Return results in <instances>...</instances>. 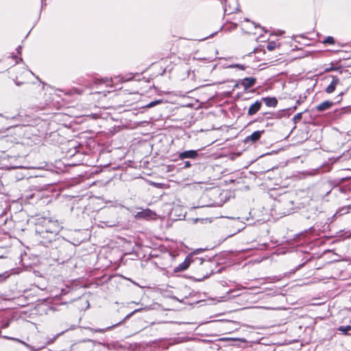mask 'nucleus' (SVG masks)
I'll list each match as a JSON object with an SVG mask.
<instances>
[{
    "label": "nucleus",
    "mask_w": 351,
    "mask_h": 351,
    "mask_svg": "<svg viewBox=\"0 0 351 351\" xmlns=\"http://www.w3.org/2000/svg\"><path fill=\"white\" fill-rule=\"evenodd\" d=\"M277 47V44L276 42L274 41H270L268 43L267 45V49L269 50V51H272L274 49H275Z\"/></svg>",
    "instance_id": "obj_16"
},
{
    "label": "nucleus",
    "mask_w": 351,
    "mask_h": 351,
    "mask_svg": "<svg viewBox=\"0 0 351 351\" xmlns=\"http://www.w3.org/2000/svg\"><path fill=\"white\" fill-rule=\"evenodd\" d=\"M351 211V205H348L346 206H343L339 208L335 213V215H343L344 214L348 213Z\"/></svg>",
    "instance_id": "obj_14"
},
{
    "label": "nucleus",
    "mask_w": 351,
    "mask_h": 351,
    "mask_svg": "<svg viewBox=\"0 0 351 351\" xmlns=\"http://www.w3.org/2000/svg\"><path fill=\"white\" fill-rule=\"evenodd\" d=\"M256 82V79L254 77H245L241 80L239 84L244 88L245 90L252 87Z\"/></svg>",
    "instance_id": "obj_6"
},
{
    "label": "nucleus",
    "mask_w": 351,
    "mask_h": 351,
    "mask_svg": "<svg viewBox=\"0 0 351 351\" xmlns=\"http://www.w3.org/2000/svg\"><path fill=\"white\" fill-rule=\"evenodd\" d=\"M302 112L298 113L294 116L295 121H299L302 119Z\"/></svg>",
    "instance_id": "obj_21"
},
{
    "label": "nucleus",
    "mask_w": 351,
    "mask_h": 351,
    "mask_svg": "<svg viewBox=\"0 0 351 351\" xmlns=\"http://www.w3.org/2000/svg\"><path fill=\"white\" fill-rule=\"evenodd\" d=\"M262 106V103L260 101H256L255 103L252 104L247 111V114L249 116H252L255 114L260 109Z\"/></svg>",
    "instance_id": "obj_9"
},
{
    "label": "nucleus",
    "mask_w": 351,
    "mask_h": 351,
    "mask_svg": "<svg viewBox=\"0 0 351 351\" xmlns=\"http://www.w3.org/2000/svg\"><path fill=\"white\" fill-rule=\"evenodd\" d=\"M339 83V79L337 77H333L330 84L327 86L326 92L327 93H332Z\"/></svg>",
    "instance_id": "obj_11"
},
{
    "label": "nucleus",
    "mask_w": 351,
    "mask_h": 351,
    "mask_svg": "<svg viewBox=\"0 0 351 351\" xmlns=\"http://www.w3.org/2000/svg\"><path fill=\"white\" fill-rule=\"evenodd\" d=\"M0 116H1V117H2V114H0Z\"/></svg>",
    "instance_id": "obj_30"
},
{
    "label": "nucleus",
    "mask_w": 351,
    "mask_h": 351,
    "mask_svg": "<svg viewBox=\"0 0 351 351\" xmlns=\"http://www.w3.org/2000/svg\"><path fill=\"white\" fill-rule=\"evenodd\" d=\"M342 113H346V114L351 113V106L343 108Z\"/></svg>",
    "instance_id": "obj_20"
},
{
    "label": "nucleus",
    "mask_w": 351,
    "mask_h": 351,
    "mask_svg": "<svg viewBox=\"0 0 351 351\" xmlns=\"http://www.w3.org/2000/svg\"><path fill=\"white\" fill-rule=\"evenodd\" d=\"M132 78V76L125 78L123 76L118 75L115 76L114 78H105L101 80H97L95 82L96 83H105L107 84V86H112L113 84H116L118 82H123L130 80Z\"/></svg>",
    "instance_id": "obj_1"
},
{
    "label": "nucleus",
    "mask_w": 351,
    "mask_h": 351,
    "mask_svg": "<svg viewBox=\"0 0 351 351\" xmlns=\"http://www.w3.org/2000/svg\"><path fill=\"white\" fill-rule=\"evenodd\" d=\"M264 132L263 130H258L254 132L251 135L247 136L245 139V143H254L258 141L262 135V134Z\"/></svg>",
    "instance_id": "obj_5"
},
{
    "label": "nucleus",
    "mask_w": 351,
    "mask_h": 351,
    "mask_svg": "<svg viewBox=\"0 0 351 351\" xmlns=\"http://www.w3.org/2000/svg\"><path fill=\"white\" fill-rule=\"evenodd\" d=\"M191 263V258L189 256H187L184 261L180 264L178 267H176L174 269L176 272L182 271L188 269L190 264Z\"/></svg>",
    "instance_id": "obj_10"
},
{
    "label": "nucleus",
    "mask_w": 351,
    "mask_h": 351,
    "mask_svg": "<svg viewBox=\"0 0 351 351\" xmlns=\"http://www.w3.org/2000/svg\"><path fill=\"white\" fill-rule=\"evenodd\" d=\"M338 330L342 332L345 335H348L349 332L351 331V326H339Z\"/></svg>",
    "instance_id": "obj_15"
},
{
    "label": "nucleus",
    "mask_w": 351,
    "mask_h": 351,
    "mask_svg": "<svg viewBox=\"0 0 351 351\" xmlns=\"http://www.w3.org/2000/svg\"><path fill=\"white\" fill-rule=\"evenodd\" d=\"M191 166V164L189 161H185L184 162V168H189Z\"/></svg>",
    "instance_id": "obj_23"
},
{
    "label": "nucleus",
    "mask_w": 351,
    "mask_h": 351,
    "mask_svg": "<svg viewBox=\"0 0 351 351\" xmlns=\"http://www.w3.org/2000/svg\"><path fill=\"white\" fill-rule=\"evenodd\" d=\"M238 3L237 0H224V12L230 14L238 10Z\"/></svg>",
    "instance_id": "obj_2"
},
{
    "label": "nucleus",
    "mask_w": 351,
    "mask_h": 351,
    "mask_svg": "<svg viewBox=\"0 0 351 351\" xmlns=\"http://www.w3.org/2000/svg\"><path fill=\"white\" fill-rule=\"evenodd\" d=\"M161 103V101L160 100H156V101H152L150 103H149L147 105V108H152L158 104Z\"/></svg>",
    "instance_id": "obj_19"
},
{
    "label": "nucleus",
    "mask_w": 351,
    "mask_h": 351,
    "mask_svg": "<svg viewBox=\"0 0 351 351\" xmlns=\"http://www.w3.org/2000/svg\"><path fill=\"white\" fill-rule=\"evenodd\" d=\"M152 184L158 188H160V186H161V184H160V183L154 182V183H152Z\"/></svg>",
    "instance_id": "obj_24"
},
{
    "label": "nucleus",
    "mask_w": 351,
    "mask_h": 351,
    "mask_svg": "<svg viewBox=\"0 0 351 351\" xmlns=\"http://www.w3.org/2000/svg\"><path fill=\"white\" fill-rule=\"evenodd\" d=\"M156 216V213L150 209H145L142 211L138 212L136 217L139 219H152Z\"/></svg>",
    "instance_id": "obj_4"
},
{
    "label": "nucleus",
    "mask_w": 351,
    "mask_h": 351,
    "mask_svg": "<svg viewBox=\"0 0 351 351\" xmlns=\"http://www.w3.org/2000/svg\"><path fill=\"white\" fill-rule=\"evenodd\" d=\"M21 47L19 46L17 49L18 53H21Z\"/></svg>",
    "instance_id": "obj_25"
},
{
    "label": "nucleus",
    "mask_w": 351,
    "mask_h": 351,
    "mask_svg": "<svg viewBox=\"0 0 351 351\" xmlns=\"http://www.w3.org/2000/svg\"><path fill=\"white\" fill-rule=\"evenodd\" d=\"M334 104L332 101L326 100L316 106V110L318 112H322L330 109Z\"/></svg>",
    "instance_id": "obj_8"
},
{
    "label": "nucleus",
    "mask_w": 351,
    "mask_h": 351,
    "mask_svg": "<svg viewBox=\"0 0 351 351\" xmlns=\"http://www.w3.org/2000/svg\"><path fill=\"white\" fill-rule=\"evenodd\" d=\"M195 261H196L197 263L202 265L204 262V258H196L195 259Z\"/></svg>",
    "instance_id": "obj_22"
},
{
    "label": "nucleus",
    "mask_w": 351,
    "mask_h": 351,
    "mask_svg": "<svg viewBox=\"0 0 351 351\" xmlns=\"http://www.w3.org/2000/svg\"><path fill=\"white\" fill-rule=\"evenodd\" d=\"M324 43H326V44H330V45H332L335 43V39L332 36H328L327 38H325V40H324Z\"/></svg>",
    "instance_id": "obj_17"
},
{
    "label": "nucleus",
    "mask_w": 351,
    "mask_h": 351,
    "mask_svg": "<svg viewBox=\"0 0 351 351\" xmlns=\"http://www.w3.org/2000/svg\"><path fill=\"white\" fill-rule=\"evenodd\" d=\"M60 230V226L57 221H48L45 225V231L53 234H57Z\"/></svg>",
    "instance_id": "obj_3"
},
{
    "label": "nucleus",
    "mask_w": 351,
    "mask_h": 351,
    "mask_svg": "<svg viewBox=\"0 0 351 351\" xmlns=\"http://www.w3.org/2000/svg\"><path fill=\"white\" fill-rule=\"evenodd\" d=\"M124 322V320H122L120 322L116 324H114V325H112L110 326H108L107 328H97V329H93V328H90V330L91 331H93V332H105L108 330H111L112 328H114L115 326H119V324H121V323H123Z\"/></svg>",
    "instance_id": "obj_13"
},
{
    "label": "nucleus",
    "mask_w": 351,
    "mask_h": 351,
    "mask_svg": "<svg viewBox=\"0 0 351 351\" xmlns=\"http://www.w3.org/2000/svg\"><path fill=\"white\" fill-rule=\"evenodd\" d=\"M202 249H198V250H197L195 252V253H197V252H200V251H202Z\"/></svg>",
    "instance_id": "obj_27"
},
{
    "label": "nucleus",
    "mask_w": 351,
    "mask_h": 351,
    "mask_svg": "<svg viewBox=\"0 0 351 351\" xmlns=\"http://www.w3.org/2000/svg\"><path fill=\"white\" fill-rule=\"evenodd\" d=\"M141 311V308H140V309H136L135 311H134L131 313V315H132V314H133V313H136V312H138V311Z\"/></svg>",
    "instance_id": "obj_26"
},
{
    "label": "nucleus",
    "mask_w": 351,
    "mask_h": 351,
    "mask_svg": "<svg viewBox=\"0 0 351 351\" xmlns=\"http://www.w3.org/2000/svg\"><path fill=\"white\" fill-rule=\"evenodd\" d=\"M16 84H17L18 86H19V85L21 84V83L16 82Z\"/></svg>",
    "instance_id": "obj_29"
},
{
    "label": "nucleus",
    "mask_w": 351,
    "mask_h": 351,
    "mask_svg": "<svg viewBox=\"0 0 351 351\" xmlns=\"http://www.w3.org/2000/svg\"><path fill=\"white\" fill-rule=\"evenodd\" d=\"M262 99L268 107H276L277 106L278 101L275 97H263Z\"/></svg>",
    "instance_id": "obj_12"
},
{
    "label": "nucleus",
    "mask_w": 351,
    "mask_h": 351,
    "mask_svg": "<svg viewBox=\"0 0 351 351\" xmlns=\"http://www.w3.org/2000/svg\"><path fill=\"white\" fill-rule=\"evenodd\" d=\"M198 156L197 151L196 150H188L184 151L179 154V158L181 160L185 158H196Z\"/></svg>",
    "instance_id": "obj_7"
},
{
    "label": "nucleus",
    "mask_w": 351,
    "mask_h": 351,
    "mask_svg": "<svg viewBox=\"0 0 351 351\" xmlns=\"http://www.w3.org/2000/svg\"><path fill=\"white\" fill-rule=\"evenodd\" d=\"M297 104H298V105L300 104V100L297 101Z\"/></svg>",
    "instance_id": "obj_28"
},
{
    "label": "nucleus",
    "mask_w": 351,
    "mask_h": 351,
    "mask_svg": "<svg viewBox=\"0 0 351 351\" xmlns=\"http://www.w3.org/2000/svg\"><path fill=\"white\" fill-rule=\"evenodd\" d=\"M229 67L230 68H238L241 70H244L245 69V66L243 64H232V65H230Z\"/></svg>",
    "instance_id": "obj_18"
}]
</instances>
